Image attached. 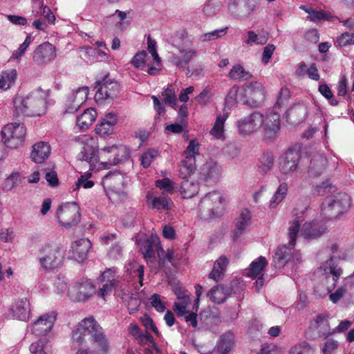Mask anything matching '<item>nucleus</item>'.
Masks as SVG:
<instances>
[{
	"label": "nucleus",
	"instance_id": "nucleus-1",
	"mask_svg": "<svg viewBox=\"0 0 354 354\" xmlns=\"http://www.w3.org/2000/svg\"><path fill=\"white\" fill-rule=\"evenodd\" d=\"M73 344L78 346L87 343V339L96 344L103 354L109 351V343L103 328L93 316L80 322L71 333Z\"/></svg>",
	"mask_w": 354,
	"mask_h": 354
},
{
	"label": "nucleus",
	"instance_id": "nucleus-2",
	"mask_svg": "<svg viewBox=\"0 0 354 354\" xmlns=\"http://www.w3.org/2000/svg\"><path fill=\"white\" fill-rule=\"evenodd\" d=\"M295 218L289 223L288 236L289 238L288 245H282L278 248L274 257V266L277 268H283L285 266L291 265L293 266L299 263L301 255L294 250L296 239L300 230L301 219L303 218L304 210L295 209L292 212Z\"/></svg>",
	"mask_w": 354,
	"mask_h": 354
},
{
	"label": "nucleus",
	"instance_id": "nucleus-3",
	"mask_svg": "<svg viewBox=\"0 0 354 354\" xmlns=\"http://www.w3.org/2000/svg\"><path fill=\"white\" fill-rule=\"evenodd\" d=\"M48 95V90L37 88L26 96H17L13 101L15 111L29 117L41 115L46 112Z\"/></svg>",
	"mask_w": 354,
	"mask_h": 354
},
{
	"label": "nucleus",
	"instance_id": "nucleus-4",
	"mask_svg": "<svg viewBox=\"0 0 354 354\" xmlns=\"http://www.w3.org/2000/svg\"><path fill=\"white\" fill-rule=\"evenodd\" d=\"M194 41V37L189 35L185 30L176 32L171 38V44L178 53L170 55L168 57L169 62L178 68H185L198 54V50L192 47Z\"/></svg>",
	"mask_w": 354,
	"mask_h": 354
},
{
	"label": "nucleus",
	"instance_id": "nucleus-5",
	"mask_svg": "<svg viewBox=\"0 0 354 354\" xmlns=\"http://www.w3.org/2000/svg\"><path fill=\"white\" fill-rule=\"evenodd\" d=\"M64 256V248L55 243H44L38 249L37 259L41 267L45 270H53L59 267Z\"/></svg>",
	"mask_w": 354,
	"mask_h": 354
},
{
	"label": "nucleus",
	"instance_id": "nucleus-6",
	"mask_svg": "<svg viewBox=\"0 0 354 354\" xmlns=\"http://www.w3.org/2000/svg\"><path fill=\"white\" fill-rule=\"evenodd\" d=\"M75 141L82 146L77 155L78 160L87 162L91 170L99 169L100 166L96 165L99 162L97 138L84 134L75 137Z\"/></svg>",
	"mask_w": 354,
	"mask_h": 354
},
{
	"label": "nucleus",
	"instance_id": "nucleus-7",
	"mask_svg": "<svg viewBox=\"0 0 354 354\" xmlns=\"http://www.w3.org/2000/svg\"><path fill=\"white\" fill-rule=\"evenodd\" d=\"M225 199L223 193L213 191L207 193L200 201L199 209L201 214L209 218L218 217L223 214Z\"/></svg>",
	"mask_w": 354,
	"mask_h": 354
},
{
	"label": "nucleus",
	"instance_id": "nucleus-8",
	"mask_svg": "<svg viewBox=\"0 0 354 354\" xmlns=\"http://www.w3.org/2000/svg\"><path fill=\"white\" fill-rule=\"evenodd\" d=\"M351 198L346 194L327 196L322 205L323 214L329 219L343 214L350 206Z\"/></svg>",
	"mask_w": 354,
	"mask_h": 354
},
{
	"label": "nucleus",
	"instance_id": "nucleus-9",
	"mask_svg": "<svg viewBox=\"0 0 354 354\" xmlns=\"http://www.w3.org/2000/svg\"><path fill=\"white\" fill-rule=\"evenodd\" d=\"M1 133L2 141L6 146L17 149L23 145L26 129L23 124L13 122L6 124Z\"/></svg>",
	"mask_w": 354,
	"mask_h": 354
},
{
	"label": "nucleus",
	"instance_id": "nucleus-10",
	"mask_svg": "<svg viewBox=\"0 0 354 354\" xmlns=\"http://www.w3.org/2000/svg\"><path fill=\"white\" fill-rule=\"evenodd\" d=\"M80 206L75 202L62 203L57 209L55 218L62 227L70 228L80 222Z\"/></svg>",
	"mask_w": 354,
	"mask_h": 354
},
{
	"label": "nucleus",
	"instance_id": "nucleus-11",
	"mask_svg": "<svg viewBox=\"0 0 354 354\" xmlns=\"http://www.w3.org/2000/svg\"><path fill=\"white\" fill-rule=\"evenodd\" d=\"M96 84L97 91L95 99L97 103H102L104 100H113L119 94V84L108 75L105 76L101 81L97 82Z\"/></svg>",
	"mask_w": 354,
	"mask_h": 354
},
{
	"label": "nucleus",
	"instance_id": "nucleus-12",
	"mask_svg": "<svg viewBox=\"0 0 354 354\" xmlns=\"http://www.w3.org/2000/svg\"><path fill=\"white\" fill-rule=\"evenodd\" d=\"M244 104L252 107L260 106L265 100V92L263 85L257 82L245 84L243 86Z\"/></svg>",
	"mask_w": 354,
	"mask_h": 354
},
{
	"label": "nucleus",
	"instance_id": "nucleus-13",
	"mask_svg": "<svg viewBox=\"0 0 354 354\" xmlns=\"http://www.w3.org/2000/svg\"><path fill=\"white\" fill-rule=\"evenodd\" d=\"M95 292L92 282L88 279H81L68 289L70 298L76 301H85Z\"/></svg>",
	"mask_w": 354,
	"mask_h": 354
},
{
	"label": "nucleus",
	"instance_id": "nucleus-14",
	"mask_svg": "<svg viewBox=\"0 0 354 354\" xmlns=\"http://www.w3.org/2000/svg\"><path fill=\"white\" fill-rule=\"evenodd\" d=\"M262 121V113L259 111H254L239 120L236 126L239 133L243 136H248L261 128Z\"/></svg>",
	"mask_w": 354,
	"mask_h": 354
},
{
	"label": "nucleus",
	"instance_id": "nucleus-15",
	"mask_svg": "<svg viewBox=\"0 0 354 354\" xmlns=\"http://www.w3.org/2000/svg\"><path fill=\"white\" fill-rule=\"evenodd\" d=\"M262 125L264 134L266 138L272 139L277 136L280 127V115L273 110L262 113Z\"/></svg>",
	"mask_w": 354,
	"mask_h": 354
},
{
	"label": "nucleus",
	"instance_id": "nucleus-16",
	"mask_svg": "<svg viewBox=\"0 0 354 354\" xmlns=\"http://www.w3.org/2000/svg\"><path fill=\"white\" fill-rule=\"evenodd\" d=\"M328 248L334 256L324 263L320 266L319 269L323 270L324 274H332L333 276V279L336 281L342 273V270L335 263L334 258L346 259L347 257H348V256L344 254H338L339 245L337 243L330 244Z\"/></svg>",
	"mask_w": 354,
	"mask_h": 354
},
{
	"label": "nucleus",
	"instance_id": "nucleus-17",
	"mask_svg": "<svg viewBox=\"0 0 354 354\" xmlns=\"http://www.w3.org/2000/svg\"><path fill=\"white\" fill-rule=\"evenodd\" d=\"M299 160L300 155L297 149H288L279 158V171L283 174H290L294 172L297 169Z\"/></svg>",
	"mask_w": 354,
	"mask_h": 354
},
{
	"label": "nucleus",
	"instance_id": "nucleus-18",
	"mask_svg": "<svg viewBox=\"0 0 354 354\" xmlns=\"http://www.w3.org/2000/svg\"><path fill=\"white\" fill-rule=\"evenodd\" d=\"M56 317L57 314L53 311L44 314L28 327L36 335H46L53 328Z\"/></svg>",
	"mask_w": 354,
	"mask_h": 354
},
{
	"label": "nucleus",
	"instance_id": "nucleus-19",
	"mask_svg": "<svg viewBox=\"0 0 354 354\" xmlns=\"http://www.w3.org/2000/svg\"><path fill=\"white\" fill-rule=\"evenodd\" d=\"M88 91L89 90L87 86H82L71 92L67 98L66 111L68 113L77 111L82 104L86 102Z\"/></svg>",
	"mask_w": 354,
	"mask_h": 354
},
{
	"label": "nucleus",
	"instance_id": "nucleus-20",
	"mask_svg": "<svg viewBox=\"0 0 354 354\" xmlns=\"http://www.w3.org/2000/svg\"><path fill=\"white\" fill-rule=\"evenodd\" d=\"M120 149L116 145H111L102 148L98 153L100 165L102 168H109L111 165L118 164L120 158L119 157Z\"/></svg>",
	"mask_w": 354,
	"mask_h": 354
},
{
	"label": "nucleus",
	"instance_id": "nucleus-21",
	"mask_svg": "<svg viewBox=\"0 0 354 354\" xmlns=\"http://www.w3.org/2000/svg\"><path fill=\"white\" fill-rule=\"evenodd\" d=\"M56 48L49 42H44L37 47L33 59L39 64H48L56 57Z\"/></svg>",
	"mask_w": 354,
	"mask_h": 354
},
{
	"label": "nucleus",
	"instance_id": "nucleus-22",
	"mask_svg": "<svg viewBox=\"0 0 354 354\" xmlns=\"http://www.w3.org/2000/svg\"><path fill=\"white\" fill-rule=\"evenodd\" d=\"M91 247L90 241L87 239H80L74 241L69 250V257L78 262L83 261L87 256Z\"/></svg>",
	"mask_w": 354,
	"mask_h": 354
},
{
	"label": "nucleus",
	"instance_id": "nucleus-23",
	"mask_svg": "<svg viewBox=\"0 0 354 354\" xmlns=\"http://www.w3.org/2000/svg\"><path fill=\"white\" fill-rule=\"evenodd\" d=\"M250 223V212L246 208L241 209L234 221V229L232 232L233 239L236 240L240 238L245 232Z\"/></svg>",
	"mask_w": 354,
	"mask_h": 354
},
{
	"label": "nucleus",
	"instance_id": "nucleus-24",
	"mask_svg": "<svg viewBox=\"0 0 354 354\" xmlns=\"http://www.w3.org/2000/svg\"><path fill=\"white\" fill-rule=\"evenodd\" d=\"M118 121V116L116 113L112 112L106 113L96 125L95 133L102 136L112 134Z\"/></svg>",
	"mask_w": 354,
	"mask_h": 354
},
{
	"label": "nucleus",
	"instance_id": "nucleus-25",
	"mask_svg": "<svg viewBox=\"0 0 354 354\" xmlns=\"http://www.w3.org/2000/svg\"><path fill=\"white\" fill-rule=\"evenodd\" d=\"M308 113V108L304 103H297L291 106L286 112V118L292 124L302 122Z\"/></svg>",
	"mask_w": 354,
	"mask_h": 354
},
{
	"label": "nucleus",
	"instance_id": "nucleus-26",
	"mask_svg": "<svg viewBox=\"0 0 354 354\" xmlns=\"http://www.w3.org/2000/svg\"><path fill=\"white\" fill-rule=\"evenodd\" d=\"M326 231V227L322 222L315 220L306 222L300 231V234L306 239H313L320 236Z\"/></svg>",
	"mask_w": 354,
	"mask_h": 354
},
{
	"label": "nucleus",
	"instance_id": "nucleus-27",
	"mask_svg": "<svg viewBox=\"0 0 354 354\" xmlns=\"http://www.w3.org/2000/svg\"><path fill=\"white\" fill-rule=\"evenodd\" d=\"M30 313V303L26 298L16 301L11 308L13 318L21 321H27Z\"/></svg>",
	"mask_w": 354,
	"mask_h": 354
},
{
	"label": "nucleus",
	"instance_id": "nucleus-28",
	"mask_svg": "<svg viewBox=\"0 0 354 354\" xmlns=\"http://www.w3.org/2000/svg\"><path fill=\"white\" fill-rule=\"evenodd\" d=\"M201 175L206 183H215L221 177V167L216 162H208L201 167Z\"/></svg>",
	"mask_w": 354,
	"mask_h": 354
},
{
	"label": "nucleus",
	"instance_id": "nucleus-29",
	"mask_svg": "<svg viewBox=\"0 0 354 354\" xmlns=\"http://www.w3.org/2000/svg\"><path fill=\"white\" fill-rule=\"evenodd\" d=\"M50 153V147L48 142H38L32 146L30 154L32 160L37 163L44 162Z\"/></svg>",
	"mask_w": 354,
	"mask_h": 354
},
{
	"label": "nucleus",
	"instance_id": "nucleus-30",
	"mask_svg": "<svg viewBox=\"0 0 354 354\" xmlns=\"http://www.w3.org/2000/svg\"><path fill=\"white\" fill-rule=\"evenodd\" d=\"M97 115V114L95 109L93 108L86 109L77 118L76 127L81 131L87 130L95 121Z\"/></svg>",
	"mask_w": 354,
	"mask_h": 354
},
{
	"label": "nucleus",
	"instance_id": "nucleus-31",
	"mask_svg": "<svg viewBox=\"0 0 354 354\" xmlns=\"http://www.w3.org/2000/svg\"><path fill=\"white\" fill-rule=\"evenodd\" d=\"M229 115L226 112H223L216 115V120L211 129L209 133L217 140L225 139V122L228 118Z\"/></svg>",
	"mask_w": 354,
	"mask_h": 354
},
{
	"label": "nucleus",
	"instance_id": "nucleus-32",
	"mask_svg": "<svg viewBox=\"0 0 354 354\" xmlns=\"http://www.w3.org/2000/svg\"><path fill=\"white\" fill-rule=\"evenodd\" d=\"M147 202L151 208L157 210H168L171 208L172 204L171 198L165 193L155 197L147 194Z\"/></svg>",
	"mask_w": 354,
	"mask_h": 354
},
{
	"label": "nucleus",
	"instance_id": "nucleus-33",
	"mask_svg": "<svg viewBox=\"0 0 354 354\" xmlns=\"http://www.w3.org/2000/svg\"><path fill=\"white\" fill-rule=\"evenodd\" d=\"M299 8L308 14V19L315 23H319L323 20L333 21V19L335 18V17L331 15L328 12L322 10H314L312 8L305 5L300 6Z\"/></svg>",
	"mask_w": 354,
	"mask_h": 354
},
{
	"label": "nucleus",
	"instance_id": "nucleus-34",
	"mask_svg": "<svg viewBox=\"0 0 354 354\" xmlns=\"http://www.w3.org/2000/svg\"><path fill=\"white\" fill-rule=\"evenodd\" d=\"M24 179V176L19 172H12L1 182L0 189L3 192H11L17 187Z\"/></svg>",
	"mask_w": 354,
	"mask_h": 354
},
{
	"label": "nucleus",
	"instance_id": "nucleus-35",
	"mask_svg": "<svg viewBox=\"0 0 354 354\" xmlns=\"http://www.w3.org/2000/svg\"><path fill=\"white\" fill-rule=\"evenodd\" d=\"M229 264L228 259L224 256H221L214 263L213 269L209 274V278L216 281L220 280L226 270Z\"/></svg>",
	"mask_w": 354,
	"mask_h": 354
},
{
	"label": "nucleus",
	"instance_id": "nucleus-36",
	"mask_svg": "<svg viewBox=\"0 0 354 354\" xmlns=\"http://www.w3.org/2000/svg\"><path fill=\"white\" fill-rule=\"evenodd\" d=\"M234 337L230 331L223 334L217 343V351L219 354H227L234 347Z\"/></svg>",
	"mask_w": 354,
	"mask_h": 354
},
{
	"label": "nucleus",
	"instance_id": "nucleus-37",
	"mask_svg": "<svg viewBox=\"0 0 354 354\" xmlns=\"http://www.w3.org/2000/svg\"><path fill=\"white\" fill-rule=\"evenodd\" d=\"M230 290L223 286H216L210 289L207 296L215 304H221L230 296Z\"/></svg>",
	"mask_w": 354,
	"mask_h": 354
},
{
	"label": "nucleus",
	"instance_id": "nucleus-38",
	"mask_svg": "<svg viewBox=\"0 0 354 354\" xmlns=\"http://www.w3.org/2000/svg\"><path fill=\"white\" fill-rule=\"evenodd\" d=\"M243 88V87L240 89L239 86H234L229 90V92L225 97V104L228 107L235 106L238 103H242L244 104Z\"/></svg>",
	"mask_w": 354,
	"mask_h": 354
},
{
	"label": "nucleus",
	"instance_id": "nucleus-39",
	"mask_svg": "<svg viewBox=\"0 0 354 354\" xmlns=\"http://www.w3.org/2000/svg\"><path fill=\"white\" fill-rule=\"evenodd\" d=\"M115 294L119 297L122 300L127 304L128 311L129 314H133L138 310L140 301L136 297L129 295L127 292L119 291L115 290Z\"/></svg>",
	"mask_w": 354,
	"mask_h": 354
},
{
	"label": "nucleus",
	"instance_id": "nucleus-40",
	"mask_svg": "<svg viewBox=\"0 0 354 354\" xmlns=\"http://www.w3.org/2000/svg\"><path fill=\"white\" fill-rule=\"evenodd\" d=\"M196 170V159L185 158L178 165L179 176L187 179Z\"/></svg>",
	"mask_w": 354,
	"mask_h": 354
},
{
	"label": "nucleus",
	"instance_id": "nucleus-41",
	"mask_svg": "<svg viewBox=\"0 0 354 354\" xmlns=\"http://www.w3.org/2000/svg\"><path fill=\"white\" fill-rule=\"evenodd\" d=\"M179 191L183 198H190L198 194L199 185L196 182L185 179L182 182Z\"/></svg>",
	"mask_w": 354,
	"mask_h": 354
},
{
	"label": "nucleus",
	"instance_id": "nucleus-42",
	"mask_svg": "<svg viewBox=\"0 0 354 354\" xmlns=\"http://www.w3.org/2000/svg\"><path fill=\"white\" fill-rule=\"evenodd\" d=\"M327 160L322 155L315 156L311 160L309 166V172L314 176L322 174L326 166Z\"/></svg>",
	"mask_w": 354,
	"mask_h": 354
},
{
	"label": "nucleus",
	"instance_id": "nucleus-43",
	"mask_svg": "<svg viewBox=\"0 0 354 354\" xmlns=\"http://www.w3.org/2000/svg\"><path fill=\"white\" fill-rule=\"evenodd\" d=\"M288 193V185L286 183H281L277 190L274 192L272 197L270 200L269 207L271 209H274L277 206L282 202L286 198Z\"/></svg>",
	"mask_w": 354,
	"mask_h": 354
},
{
	"label": "nucleus",
	"instance_id": "nucleus-44",
	"mask_svg": "<svg viewBox=\"0 0 354 354\" xmlns=\"http://www.w3.org/2000/svg\"><path fill=\"white\" fill-rule=\"evenodd\" d=\"M29 349L32 354H52V346L46 339H39L32 342Z\"/></svg>",
	"mask_w": 354,
	"mask_h": 354
},
{
	"label": "nucleus",
	"instance_id": "nucleus-45",
	"mask_svg": "<svg viewBox=\"0 0 354 354\" xmlns=\"http://www.w3.org/2000/svg\"><path fill=\"white\" fill-rule=\"evenodd\" d=\"M16 78L17 71L15 69L3 71L0 74V88L8 89L14 84Z\"/></svg>",
	"mask_w": 354,
	"mask_h": 354
},
{
	"label": "nucleus",
	"instance_id": "nucleus-46",
	"mask_svg": "<svg viewBox=\"0 0 354 354\" xmlns=\"http://www.w3.org/2000/svg\"><path fill=\"white\" fill-rule=\"evenodd\" d=\"M268 37L267 33L257 34L253 30L248 32V37L245 40V44L248 46L264 45L267 43Z\"/></svg>",
	"mask_w": 354,
	"mask_h": 354
},
{
	"label": "nucleus",
	"instance_id": "nucleus-47",
	"mask_svg": "<svg viewBox=\"0 0 354 354\" xmlns=\"http://www.w3.org/2000/svg\"><path fill=\"white\" fill-rule=\"evenodd\" d=\"M138 245L140 251L147 261L154 257L153 241L152 240L149 239H140Z\"/></svg>",
	"mask_w": 354,
	"mask_h": 354
},
{
	"label": "nucleus",
	"instance_id": "nucleus-48",
	"mask_svg": "<svg viewBox=\"0 0 354 354\" xmlns=\"http://www.w3.org/2000/svg\"><path fill=\"white\" fill-rule=\"evenodd\" d=\"M232 80L236 81L246 80L251 77L249 72L246 71L241 64L234 65L228 73Z\"/></svg>",
	"mask_w": 354,
	"mask_h": 354
},
{
	"label": "nucleus",
	"instance_id": "nucleus-49",
	"mask_svg": "<svg viewBox=\"0 0 354 354\" xmlns=\"http://www.w3.org/2000/svg\"><path fill=\"white\" fill-rule=\"evenodd\" d=\"M267 265L268 261L266 257H259L250 264L248 275L253 277H257Z\"/></svg>",
	"mask_w": 354,
	"mask_h": 354
},
{
	"label": "nucleus",
	"instance_id": "nucleus-50",
	"mask_svg": "<svg viewBox=\"0 0 354 354\" xmlns=\"http://www.w3.org/2000/svg\"><path fill=\"white\" fill-rule=\"evenodd\" d=\"M313 326L317 329H319V333H330L329 324L328 316L324 314L317 315L313 319Z\"/></svg>",
	"mask_w": 354,
	"mask_h": 354
},
{
	"label": "nucleus",
	"instance_id": "nucleus-51",
	"mask_svg": "<svg viewBox=\"0 0 354 354\" xmlns=\"http://www.w3.org/2000/svg\"><path fill=\"white\" fill-rule=\"evenodd\" d=\"M221 2L218 0H207L204 5L203 11L207 17L216 15L221 9Z\"/></svg>",
	"mask_w": 354,
	"mask_h": 354
},
{
	"label": "nucleus",
	"instance_id": "nucleus-52",
	"mask_svg": "<svg viewBox=\"0 0 354 354\" xmlns=\"http://www.w3.org/2000/svg\"><path fill=\"white\" fill-rule=\"evenodd\" d=\"M160 155L159 151L155 149H149L142 153L140 157L143 167H149L151 162Z\"/></svg>",
	"mask_w": 354,
	"mask_h": 354
},
{
	"label": "nucleus",
	"instance_id": "nucleus-53",
	"mask_svg": "<svg viewBox=\"0 0 354 354\" xmlns=\"http://www.w3.org/2000/svg\"><path fill=\"white\" fill-rule=\"evenodd\" d=\"M214 95V91L209 86H206L196 97V101L201 105L207 104Z\"/></svg>",
	"mask_w": 354,
	"mask_h": 354
},
{
	"label": "nucleus",
	"instance_id": "nucleus-54",
	"mask_svg": "<svg viewBox=\"0 0 354 354\" xmlns=\"http://www.w3.org/2000/svg\"><path fill=\"white\" fill-rule=\"evenodd\" d=\"M227 29L228 27H225L221 29H216L213 31L203 34L200 36V39L203 42L215 40L225 35Z\"/></svg>",
	"mask_w": 354,
	"mask_h": 354
},
{
	"label": "nucleus",
	"instance_id": "nucleus-55",
	"mask_svg": "<svg viewBox=\"0 0 354 354\" xmlns=\"http://www.w3.org/2000/svg\"><path fill=\"white\" fill-rule=\"evenodd\" d=\"M274 165V157L271 153H266L263 155L260 160L259 169L263 173H267Z\"/></svg>",
	"mask_w": 354,
	"mask_h": 354
},
{
	"label": "nucleus",
	"instance_id": "nucleus-56",
	"mask_svg": "<svg viewBox=\"0 0 354 354\" xmlns=\"http://www.w3.org/2000/svg\"><path fill=\"white\" fill-rule=\"evenodd\" d=\"M313 353L314 349L306 342L293 346L290 350V354H313Z\"/></svg>",
	"mask_w": 354,
	"mask_h": 354
},
{
	"label": "nucleus",
	"instance_id": "nucleus-57",
	"mask_svg": "<svg viewBox=\"0 0 354 354\" xmlns=\"http://www.w3.org/2000/svg\"><path fill=\"white\" fill-rule=\"evenodd\" d=\"M199 147L200 144L197 140H191L184 151L185 158L195 159L196 156L199 153Z\"/></svg>",
	"mask_w": 354,
	"mask_h": 354
},
{
	"label": "nucleus",
	"instance_id": "nucleus-58",
	"mask_svg": "<svg viewBox=\"0 0 354 354\" xmlns=\"http://www.w3.org/2000/svg\"><path fill=\"white\" fill-rule=\"evenodd\" d=\"M156 186L164 192L172 194L174 190V183L168 178L157 180Z\"/></svg>",
	"mask_w": 354,
	"mask_h": 354
},
{
	"label": "nucleus",
	"instance_id": "nucleus-59",
	"mask_svg": "<svg viewBox=\"0 0 354 354\" xmlns=\"http://www.w3.org/2000/svg\"><path fill=\"white\" fill-rule=\"evenodd\" d=\"M163 100L165 104L170 106H175L177 104V98L175 90L171 86H168L162 93Z\"/></svg>",
	"mask_w": 354,
	"mask_h": 354
},
{
	"label": "nucleus",
	"instance_id": "nucleus-60",
	"mask_svg": "<svg viewBox=\"0 0 354 354\" xmlns=\"http://www.w3.org/2000/svg\"><path fill=\"white\" fill-rule=\"evenodd\" d=\"M339 348V342L333 339H327L323 345V354H335Z\"/></svg>",
	"mask_w": 354,
	"mask_h": 354
},
{
	"label": "nucleus",
	"instance_id": "nucleus-61",
	"mask_svg": "<svg viewBox=\"0 0 354 354\" xmlns=\"http://www.w3.org/2000/svg\"><path fill=\"white\" fill-rule=\"evenodd\" d=\"M102 282H109L119 284L118 276L116 274L115 269L109 268L106 270L101 275Z\"/></svg>",
	"mask_w": 354,
	"mask_h": 354
},
{
	"label": "nucleus",
	"instance_id": "nucleus-62",
	"mask_svg": "<svg viewBox=\"0 0 354 354\" xmlns=\"http://www.w3.org/2000/svg\"><path fill=\"white\" fill-rule=\"evenodd\" d=\"M336 42L339 47L353 45L354 33L344 32L337 38Z\"/></svg>",
	"mask_w": 354,
	"mask_h": 354
},
{
	"label": "nucleus",
	"instance_id": "nucleus-63",
	"mask_svg": "<svg viewBox=\"0 0 354 354\" xmlns=\"http://www.w3.org/2000/svg\"><path fill=\"white\" fill-rule=\"evenodd\" d=\"M137 339L138 340L139 343L142 345L149 344V346H151L152 348H153L157 353H160V349L154 342L153 337L148 333L145 334L142 333L141 335L139 336Z\"/></svg>",
	"mask_w": 354,
	"mask_h": 354
},
{
	"label": "nucleus",
	"instance_id": "nucleus-64",
	"mask_svg": "<svg viewBox=\"0 0 354 354\" xmlns=\"http://www.w3.org/2000/svg\"><path fill=\"white\" fill-rule=\"evenodd\" d=\"M147 57L146 51L142 50L136 53L131 61V64L137 68H142L145 63Z\"/></svg>",
	"mask_w": 354,
	"mask_h": 354
}]
</instances>
